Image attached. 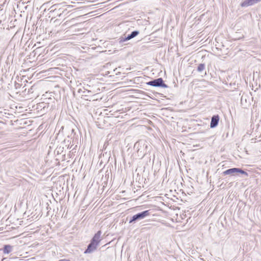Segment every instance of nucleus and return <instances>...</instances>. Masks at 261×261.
I'll return each mask as SVG.
<instances>
[{
	"label": "nucleus",
	"mask_w": 261,
	"mask_h": 261,
	"mask_svg": "<svg viewBox=\"0 0 261 261\" xmlns=\"http://www.w3.org/2000/svg\"><path fill=\"white\" fill-rule=\"evenodd\" d=\"M101 232L100 230L98 231L94 236L93 238L91 240V242L96 243V244H99V242L101 241L100 236H101Z\"/></svg>",
	"instance_id": "7"
},
{
	"label": "nucleus",
	"mask_w": 261,
	"mask_h": 261,
	"mask_svg": "<svg viewBox=\"0 0 261 261\" xmlns=\"http://www.w3.org/2000/svg\"><path fill=\"white\" fill-rule=\"evenodd\" d=\"M132 37L130 35V34H128L127 36H125L124 37H121L119 39V42L120 43H123L125 41H128L131 39H132Z\"/></svg>",
	"instance_id": "10"
},
{
	"label": "nucleus",
	"mask_w": 261,
	"mask_h": 261,
	"mask_svg": "<svg viewBox=\"0 0 261 261\" xmlns=\"http://www.w3.org/2000/svg\"><path fill=\"white\" fill-rule=\"evenodd\" d=\"M147 85L155 87L168 88V86L164 83L162 77L150 81L146 83Z\"/></svg>",
	"instance_id": "3"
},
{
	"label": "nucleus",
	"mask_w": 261,
	"mask_h": 261,
	"mask_svg": "<svg viewBox=\"0 0 261 261\" xmlns=\"http://www.w3.org/2000/svg\"><path fill=\"white\" fill-rule=\"evenodd\" d=\"M261 1V0H255V4L258 3V2H260Z\"/></svg>",
	"instance_id": "14"
},
{
	"label": "nucleus",
	"mask_w": 261,
	"mask_h": 261,
	"mask_svg": "<svg viewBox=\"0 0 261 261\" xmlns=\"http://www.w3.org/2000/svg\"><path fill=\"white\" fill-rule=\"evenodd\" d=\"M13 250V246L10 245H5L3 249V251L4 254H9Z\"/></svg>",
	"instance_id": "9"
},
{
	"label": "nucleus",
	"mask_w": 261,
	"mask_h": 261,
	"mask_svg": "<svg viewBox=\"0 0 261 261\" xmlns=\"http://www.w3.org/2000/svg\"><path fill=\"white\" fill-rule=\"evenodd\" d=\"M255 4V0H245L241 3L242 7H247Z\"/></svg>",
	"instance_id": "8"
},
{
	"label": "nucleus",
	"mask_w": 261,
	"mask_h": 261,
	"mask_svg": "<svg viewBox=\"0 0 261 261\" xmlns=\"http://www.w3.org/2000/svg\"><path fill=\"white\" fill-rule=\"evenodd\" d=\"M150 210L144 211L134 215L129 220V223H132L137 221L142 220L146 217L149 216L150 214Z\"/></svg>",
	"instance_id": "2"
},
{
	"label": "nucleus",
	"mask_w": 261,
	"mask_h": 261,
	"mask_svg": "<svg viewBox=\"0 0 261 261\" xmlns=\"http://www.w3.org/2000/svg\"><path fill=\"white\" fill-rule=\"evenodd\" d=\"M72 147V145H71V146L69 147V149H71Z\"/></svg>",
	"instance_id": "15"
},
{
	"label": "nucleus",
	"mask_w": 261,
	"mask_h": 261,
	"mask_svg": "<svg viewBox=\"0 0 261 261\" xmlns=\"http://www.w3.org/2000/svg\"><path fill=\"white\" fill-rule=\"evenodd\" d=\"M86 92H87L88 93H91V91L90 90H87V91H84V92H83V93H86Z\"/></svg>",
	"instance_id": "13"
},
{
	"label": "nucleus",
	"mask_w": 261,
	"mask_h": 261,
	"mask_svg": "<svg viewBox=\"0 0 261 261\" xmlns=\"http://www.w3.org/2000/svg\"><path fill=\"white\" fill-rule=\"evenodd\" d=\"M134 147L136 150L138 156L142 159L149 152L150 146L146 140L141 139L135 143Z\"/></svg>",
	"instance_id": "1"
},
{
	"label": "nucleus",
	"mask_w": 261,
	"mask_h": 261,
	"mask_svg": "<svg viewBox=\"0 0 261 261\" xmlns=\"http://www.w3.org/2000/svg\"><path fill=\"white\" fill-rule=\"evenodd\" d=\"M236 173H240L241 174H244L246 176H248V174L246 171L243 170L241 168H233L228 169L223 172V175H234Z\"/></svg>",
	"instance_id": "4"
},
{
	"label": "nucleus",
	"mask_w": 261,
	"mask_h": 261,
	"mask_svg": "<svg viewBox=\"0 0 261 261\" xmlns=\"http://www.w3.org/2000/svg\"><path fill=\"white\" fill-rule=\"evenodd\" d=\"M205 69V64L201 63L197 67V71L199 72H202Z\"/></svg>",
	"instance_id": "11"
},
{
	"label": "nucleus",
	"mask_w": 261,
	"mask_h": 261,
	"mask_svg": "<svg viewBox=\"0 0 261 261\" xmlns=\"http://www.w3.org/2000/svg\"><path fill=\"white\" fill-rule=\"evenodd\" d=\"M80 92H81V89H80V90H79V92L80 93Z\"/></svg>",
	"instance_id": "16"
},
{
	"label": "nucleus",
	"mask_w": 261,
	"mask_h": 261,
	"mask_svg": "<svg viewBox=\"0 0 261 261\" xmlns=\"http://www.w3.org/2000/svg\"><path fill=\"white\" fill-rule=\"evenodd\" d=\"M98 245L92 242H90L87 246V248L85 251V253H90L95 250L97 248Z\"/></svg>",
	"instance_id": "5"
},
{
	"label": "nucleus",
	"mask_w": 261,
	"mask_h": 261,
	"mask_svg": "<svg viewBox=\"0 0 261 261\" xmlns=\"http://www.w3.org/2000/svg\"><path fill=\"white\" fill-rule=\"evenodd\" d=\"M219 121V116L218 115H215L212 117L210 123L211 128H215L216 127Z\"/></svg>",
	"instance_id": "6"
},
{
	"label": "nucleus",
	"mask_w": 261,
	"mask_h": 261,
	"mask_svg": "<svg viewBox=\"0 0 261 261\" xmlns=\"http://www.w3.org/2000/svg\"><path fill=\"white\" fill-rule=\"evenodd\" d=\"M139 34V32L138 31H134L130 34V35L132 37V38H134L137 36Z\"/></svg>",
	"instance_id": "12"
}]
</instances>
